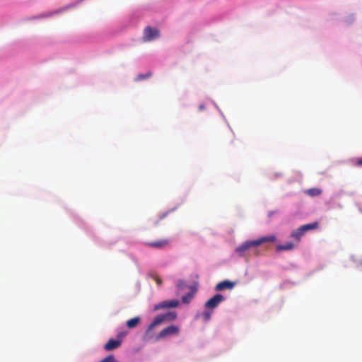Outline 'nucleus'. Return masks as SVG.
<instances>
[{
  "label": "nucleus",
  "mask_w": 362,
  "mask_h": 362,
  "mask_svg": "<svg viewBox=\"0 0 362 362\" xmlns=\"http://www.w3.org/2000/svg\"><path fill=\"white\" fill-rule=\"evenodd\" d=\"M176 318L177 313L175 311L168 312L165 314L157 315L147 327L145 333V337H147L148 339H152L153 337L151 334V332L153 330V328L160 325L165 321L170 322L175 320Z\"/></svg>",
  "instance_id": "nucleus-1"
},
{
  "label": "nucleus",
  "mask_w": 362,
  "mask_h": 362,
  "mask_svg": "<svg viewBox=\"0 0 362 362\" xmlns=\"http://www.w3.org/2000/svg\"><path fill=\"white\" fill-rule=\"evenodd\" d=\"M275 240H276L275 235H271L269 236L260 238L255 240L246 241V242L243 243L241 245L235 249V251H236V252H238L240 256H243L245 252L251 247H256L266 242L273 243Z\"/></svg>",
  "instance_id": "nucleus-2"
},
{
  "label": "nucleus",
  "mask_w": 362,
  "mask_h": 362,
  "mask_svg": "<svg viewBox=\"0 0 362 362\" xmlns=\"http://www.w3.org/2000/svg\"><path fill=\"white\" fill-rule=\"evenodd\" d=\"M180 334V327L175 325H171L163 329L154 338L155 341H160L172 336H177Z\"/></svg>",
  "instance_id": "nucleus-3"
},
{
  "label": "nucleus",
  "mask_w": 362,
  "mask_h": 362,
  "mask_svg": "<svg viewBox=\"0 0 362 362\" xmlns=\"http://www.w3.org/2000/svg\"><path fill=\"white\" fill-rule=\"evenodd\" d=\"M170 243V240L169 239H161L146 243V245L150 248L162 250L169 246Z\"/></svg>",
  "instance_id": "nucleus-4"
},
{
  "label": "nucleus",
  "mask_w": 362,
  "mask_h": 362,
  "mask_svg": "<svg viewBox=\"0 0 362 362\" xmlns=\"http://www.w3.org/2000/svg\"><path fill=\"white\" fill-rule=\"evenodd\" d=\"M224 300V297L221 294H216L205 303L206 309H214L219 303Z\"/></svg>",
  "instance_id": "nucleus-5"
},
{
  "label": "nucleus",
  "mask_w": 362,
  "mask_h": 362,
  "mask_svg": "<svg viewBox=\"0 0 362 362\" xmlns=\"http://www.w3.org/2000/svg\"><path fill=\"white\" fill-rule=\"evenodd\" d=\"M160 35L159 30L157 28L146 27L144 32V40L145 41H151Z\"/></svg>",
  "instance_id": "nucleus-6"
},
{
  "label": "nucleus",
  "mask_w": 362,
  "mask_h": 362,
  "mask_svg": "<svg viewBox=\"0 0 362 362\" xmlns=\"http://www.w3.org/2000/svg\"><path fill=\"white\" fill-rule=\"evenodd\" d=\"M236 285V282L230 281L229 280H224L223 281L219 282L216 284L215 287V290L216 291H221L223 290H232L235 286Z\"/></svg>",
  "instance_id": "nucleus-7"
},
{
  "label": "nucleus",
  "mask_w": 362,
  "mask_h": 362,
  "mask_svg": "<svg viewBox=\"0 0 362 362\" xmlns=\"http://www.w3.org/2000/svg\"><path fill=\"white\" fill-rule=\"evenodd\" d=\"M179 301L177 300H165L156 304L154 306V310H158L163 308H175L178 305Z\"/></svg>",
  "instance_id": "nucleus-8"
},
{
  "label": "nucleus",
  "mask_w": 362,
  "mask_h": 362,
  "mask_svg": "<svg viewBox=\"0 0 362 362\" xmlns=\"http://www.w3.org/2000/svg\"><path fill=\"white\" fill-rule=\"evenodd\" d=\"M121 344V340L110 339L104 346V349L106 351H111L119 347Z\"/></svg>",
  "instance_id": "nucleus-9"
},
{
  "label": "nucleus",
  "mask_w": 362,
  "mask_h": 362,
  "mask_svg": "<svg viewBox=\"0 0 362 362\" xmlns=\"http://www.w3.org/2000/svg\"><path fill=\"white\" fill-rule=\"evenodd\" d=\"M141 322V318L139 317H135L127 321L126 325L129 329L135 328L139 325Z\"/></svg>",
  "instance_id": "nucleus-10"
},
{
  "label": "nucleus",
  "mask_w": 362,
  "mask_h": 362,
  "mask_svg": "<svg viewBox=\"0 0 362 362\" xmlns=\"http://www.w3.org/2000/svg\"><path fill=\"white\" fill-rule=\"evenodd\" d=\"M294 247H295V245L293 243L288 242L284 245H278L276 246V250L277 251L291 250L294 248Z\"/></svg>",
  "instance_id": "nucleus-11"
},
{
  "label": "nucleus",
  "mask_w": 362,
  "mask_h": 362,
  "mask_svg": "<svg viewBox=\"0 0 362 362\" xmlns=\"http://www.w3.org/2000/svg\"><path fill=\"white\" fill-rule=\"evenodd\" d=\"M318 226H319V223H318V222L316 221V222H313L311 223L303 225V226H301V227H302V230H303L304 233H306L308 230H315V229L317 228Z\"/></svg>",
  "instance_id": "nucleus-12"
},
{
  "label": "nucleus",
  "mask_w": 362,
  "mask_h": 362,
  "mask_svg": "<svg viewBox=\"0 0 362 362\" xmlns=\"http://www.w3.org/2000/svg\"><path fill=\"white\" fill-rule=\"evenodd\" d=\"M305 234L304 231L302 230V227H299L298 229L293 230L291 233V236L295 239H296L298 241L300 240V238Z\"/></svg>",
  "instance_id": "nucleus-13"
},
{
  "label": "nucleus",
  "mask_w": 362,
  "mask_h": 362,
  "mask_svg": "<svg viewBox=\"0 0 362 362\" xmlns=\"http://www.w3.org/2000/svg\"><path fill=\"white\" fill-rule=\"evenodd\" d=\"M322 190L318 188H311L306 191V194L311 197H316L321 194Z\"/></svg>",
  "instance_id": "nucleus-14"
},
{
  "label": "nucleus",
  "mask_w": 362,
  "mask_h": 362,
  "mask_svg": "<svg viewBox=\"0 0 362 362\" xmlns=\"http://www.w3.org/2000/svg\"><path fill=\"white\" fill-rule=\"evenodd\" d=\"M193 297H194L193 292H189L186 295H185L182 297V302L185 304H188L191 302Z\"/></svg>",
  "instance_id": "nucleus-15"
},
{
  "label": "nucleus",
  "mask_w": 362,
  "mask_h": 362,
  "mask_svg": "<svg viewBox=\"0 0 362 362\" xmlns=\"http://www.w3.org/2000/svg\"><path fill=\"white\" fill-rule=\"evenodd\" d=\"M100 362H118L113 355H109L103 358Z\"/></svg>",
  "instance_id": "nucleus-16"
},
{
  "label": "nucleus",
  "mask_w": 362,
  "mask_h": 362,
  "mask_svg": "<svg viewBox=\"0 0 362 362\" xmlns=\"http://www.w3.org/2000/svg\"><path fill=\"white\" fill-rule=\"evenodd\" d=\"M201 315L205 321H208L211 318V313L208 311H204L202 313Z\"/></svg>",
  "instance_id": "nucleus-17"
},
{
  "label": "nucleus",
  "mask_w": 362,
  "mask_h": 362,
  "mask_svg": "<svg viewBox=\"0 0 362 362\" xmlns=\"http://www.w3.org/2000/svg\"><path fill=\"white\" fill-rule=\"evenodd\" d=\"M151 75V73H148V74H146V75L139 74V75H138V76H137V78H136V79H137V80H143V79H145V78H146L149 77Z\"/></svg>",
  "instance_id": "nucleus-18"
},
{
  "label": "nucleus",
  "mask_w": 362,
  "mask_h": 362,
  "mask_svg": "<svg viewBox=\"0 0 362 362\" xmlns=\"http://www.w3.org/2000/svg\"><path fill=\"white\" fill-rule=\"evenodd\" d=\"M153 279L155 280V281L157 283V284L158 286L161 285L162 280H161V279L158 276L154 275V276H153Z\"/></svg>",
  "instance_id": "nucleus-19"
},
{
  "label": "nucleus",
  "mask_w": 362,
  "mask_h": 362,
  "mask_svg": "<svg viewBox=\"0 0 362 362\" xmlns=\"http://www.w3.org/2000/svg\"><path fill=\"white\" fill-rule=\"evenodd\" d=\"M126 334H127L126 332H120L118 334L117 337L123 338L126 336Z\"/></svg>",
  "instance_id": "nucleus-20"
},
{
  "label": "nucleus",
  "mask_w": 362,
  "mask_h": 362,
  "mask_svg": "<svg viewBox=\"0 0 362 362\" xmlns=\"http://www.w3.org/2000/svg\"><path fill=\"white\" fill-rule=\"evenodd\" d=\"M199 108L200 110H203L204 109V105L202 104L199 105Z\"/></svg>",
  "instance_id": "nucleus-21"
},
{
  "label": "nucleus",
  "mask_w": 362,
  "mask_h": 362,
  "mask_svg": "<svg viewBox=\"0 0 362 362\" xmlns=\"http://www.w3.org/2000/svg\"><path fill=\"white\" fill-rule=\"evenodd\" d=\"M358 163L359 165H362V159H361V160H359L358 161Z\"/></svg>",
  "instance_id": "nucleus-22"
},
{
  "label": "nucleus",
  "mask_w": 362,
  "mask_h": 362,
  "mask_svg": "<svg viewBox=\"0 0 362 362\" xmlns=\"http://www.w3.org/2000/svg\"><path fill=\"white\" fill-rule=\"evenodd\" d=\"M165 214L162 215V216H161V217H160V218H164V217H165Z\"/></svg>",
  "instance_id": "nucleus-23"
}]
</instances>
